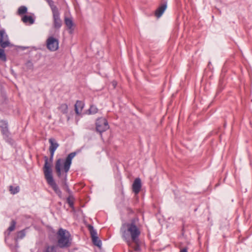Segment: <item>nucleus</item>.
Masks as SVG:
<instances>
[{"mask_svg":"<svg viewBox=\"0 0 252 252\" xmlns=\"http://www.w3.org/2000/svg\"><path fill=\"white\" fill-rule=\"evenodd\" d=\"M84 106V103L80 100H77L75 104V111L77 115H80Z\"/></svg>","mask_w":252,"mask_h":252,"instance_id":"obj_15","label":"nucleus"},{"mask_svg":"<svg viewBox=\"0 0 252 252\" xmlns=\"http://www.w3.org/2000/svg\"><path fill=\"white\" fill-rule=\"evenodd\" d=\"M0 60L3 62L6 61V57L4 51L3 49H0Z\"/></svg>","mask_w":252,"mask_h":252,"instance_id":"obj_24","label":"nucleus"},{"mask_svg":"<svg viewBox=\"0 0 252 252\" xmlns=\"http://www.w3.org/2000/svg\"><path fill=\"white\" fill-rule=\"evenodd\" d=\"M180 252H188V250L187 248H184L181 250Z\"/></svg>","mask_w":252,"mask_h":252,"instance_id":"obj_28","label":"nucleus"},{"mask_svg":"<svg viewBox=\"0 0 252 252\" xmlns=\"http://www.w3.org/2000/svg\"><path fill=\"white\" fill-rule=\"evenodd\" d=\"M87 227L90 231L93 244L95 246L100 248L101 246V241L99 239L97 236L96 230H95L94 227L91 224L88 225Z\"/></svg>","mask_w":252,"mask_h":252,"instance_id":"obj_7","label":"nucleus"},{"mask_svg":"<svg viewBox=\"0 0 252 252\" xmlns=\"http://www.w3.org/2000/svg\"><path fill=\"white\" fill-rule=\"evenodd\" d=\"M46 46L50 51H55L59 48V41L53 36H50L47 39Z\"/></svg>","mask_w":252,"mask_h":252,"instance_id":"obj_8","label":"nucleus"},{"mask_svg":"<svg viewBox=\"0 0 252 252\" xmlns=\"http://www.w3.org/2000/svg\"><path fill=\"white\" fill-rule=\"evenodd\" d=\"M64 23L68 29L70 31L69 32L71 33L73 31V27L74 26L72 18L71 17H65Z\"/></svg>","mask_w":252,"mask_h":252,"instance_id":"obj_13","label":"nucleus"},{"mask_svg":"<svg viewBox=\"0 0 252 252\" xmlns=\"http://www.w3.org/2000/svg\"><path fill=\"white\" fill-rule=\"evenodd\" d=\"M98 109L94 105H91L89 109V114H96V113H97L98 112Z\"/></svg>","mask_w":252,"mask_h":252,"instance_id":"obj_22","label":"nucleus"},{"mask_svg":"<svg viewBox=\"0 0 252 252\" xmlns=\"http://www.w3.org/2000/svg\"><path fill=\"white\" fill-rule=\"evenodd\" d=\"M57 247L55 245L45 246L43 252H56Z\"/></svg>","mask_w":252,"mask_h":252,"instance_id":"obj_18","label":"nucleus"},{"mask_svg":"<svg viewBox=\"0 0 252 252\" xmlns=\"http://www.w3.org/2000/svg\"><path fill=\"white\" fill-rule=\"evenodd\" d=\"M16 221L12 220L10 226L8 228L7 231L5 232V239L6 240L7 237L9 235L10 232L13 231L15 228Z\"/></svg>","mask_w":252,"mask_h":252,"instance_id":"obj_16","label":"nucleus"},{"mask_svg":"<svg viewBox=\"0 0 252 252\" xmlns=\"http://www.w3.org/2000/svg\"><path fill=\"white\" fill-rule=\"evenodd\" d=\"M121 231L123 238L128 245L131 241L137 244L141 233L138 219H133L130 222L123 224Z\"/></svg>","mask_w":252,"mask_h":252,"instance_id":"obj_1","label":"nucleus"},{"mask_svg":"<svg viewBox=\"0 0 252 252\" xmlns=\"http://www.w3.org/2000/svg\"><path fill=\"white\" fill-rule=\"evenodd\" d=\"M26 235L25 229H23L19 231L17 233V238L19 239H23Z\"/></svg>","mask_w":252,"mask_h":252,"instance_id":"obj_25","label":"nucleus"},{"mask_svg":"<svg viewBox=\"0 0 252 252\" xmlns=\"http://www.w3.org/2000/svg\"><path fill=\"white\" fill-rule=\"evenodd\" d=\"M22 21L25 24L32 25L34 23V20L32 16L24 15L22 18Z\"/></svg>","mask_w":252,"mask_h":252,"instance_id":"obj_17","label":"nucleus"},{"mask_svg":"<svg viewBox=\"0 0 252 252\" xmlns=\"http://www.w3.org/2000/svg\"><path fill=\"white\" fill-rule=\"evenodd\" d=\"M49 142L50 143L49 151L50 153V162L48 161L51 164L53 161V158L55 151L59 146V144L56 142L54 138H51L49 139Z\"/></svg>","mask_w":252,"mask_h":252,"instance_id":"obj_9","label":"nucleus"},{"mask_svg":"<svg viewBox=\"0 0 252 252\" xmlns=\"http://www.w3.org/2000/svg\"><path fill=\"white\" fill-rule=\"evenodd\" d=\"M74 198L72 195H70L67 198L66 202L70 208H73L74 207Z\"/></svg>","mask_w":252,"mask_h":252,"instance_id":"obj_20","label":"nucleus"},{"mask_svg":"<svg viewBox=\"0 0 252 252\" xmlns=\"http://www.w3.org/2000/svg\"><path fill=\"white\" fill-rule=\"evenodd\" d=\"M167 5L166 3H163L161 5H160L155 11V16L159 18L161 16V15L164 13V11L166 9Z\"/></svg>","mask_w":252,"mask_h":252,"instance_id":"obj_14","label":"nucleus"},{"mask_svg":"<svg viewBox=\"0 0 252 252\" xmlns=\"http://www.w3.org/2000/svg\"><path fill=\"white\" fill-rule=\"evenodd\" d=\"M27 12V8L25 6H21L18 10L19 15H23Z\"/></svg>","mask_w":252,"mask_h":252,"instance_id":"obj_23","label":"nucleus"},{"mask_svg":"<svg viewBox=\"0 0 252 252\" xmlns=\"http://www.w3.org/2000/svg\"><path fill=\"white\" fill-rule=\"evenodd\" d=\"M117 84V82L116 81H113L112 82V86H113L114 88H115L116 87Z\"/></svg>","mask_w":252,"mask_h":252,"instance_id":"obj_27","label":"nucleus"},{"mask_svg":"<svg viewBox=\"0 0 252 252\" xmlns=\"http://www.w3.org/2000/svg\"><path fill=\"white\" fill-rule=\"evenodd\" d=\"M44 159L45 163L43 171L45 178L48 185L51 187L58 196L60 198H61L62 196V192L53 179L51 165L48 162L49 159L48 157L46 156L44 157Z\"/></svg>","mask_w":252,"mask_h":252,"instance_id":"obj_3","label":"nucleus"},{"mask_svg":"<svg viewBox=\"0 0 252 252\" xmlns=\"http://www.w3.org/2000/svg\"><path fill=\"white\" fill-rule=\"evenodd\" d=\"M76 155V152H72L68 155L65 159L61 158L58 159L55 163V169L58 176L61 177L62 172L65 173V179L63 182V189L69 194H71V191L66 182L67 173L69 170L72 160Z\"/></svg>","mask_w":252,"mask_h":252,"instance_id":"obj_2","label":"nucleus"},{"mask_svg":"<svg viewBox=\"0 0 252 252\" xmlns=\"http://www.w3.org/2000/svg\"><path fill=\"white\" fill-rule=\"evenodd\" d=\"M10 43L8 40V36L4 30H0V46L5 48L10 46Z\"/></svg>","mask_w":252,"mask_h":252,"instance_id":"obj_10","label":"nucleus"},{"mask_svg":"<svg viewBox=\"0 0 252 252\" xmlns=\"http://www.w3.org/2000/svg\"><path fill=\"white\" fill-rule=\"evenodd\" d=\"M139 250V246L138 245H136L135 247L134 248V250L136 251H137Z\"/></svg>","mask_w":252,"mask_h":252,"instance_id":"obj_29","label":"nucleus"},{"mask_svg":"<svg viewBox=\"0 0 252 252\" xmlns=\"http://www.w3.org/2000/svg\"><path fill=\"white\" fill-rule=\"evenodd\" d=\"M9 190L11 192V193L13 194H15L19 192L20 190V188L19 186H16L15 187H13L12 186H10L9 187Z\"/></svg>","mask_w":252,"mask_h":252,"instance_id":"obj_21","label":"nucleus"},{"mask_svg":"<svg viewBox=\"0 0 252 252\" xmlns=\"http://www.w3.org/2000/svg\"><path fill=\"white\" fill-rule=\"evenodd\" d=\"M58 109L63 114L68 112V106L65 103L61 104L58 107Z\"/></svg>","mask_w":252,"mask_h":252,"instance_id":"obj_19","label":"nucleus"},{"mask_svg":"<svg viewBox=\"0 0 252 252\" xmlns=\"http://www.w3.org/2000/svg\"><path fill=\"white\" fill-rule=\"evenodd\" d=\"M58 246L61 248H66L70 246V235L68 231L62 228L58 230L57 233Z\"/></svg>","mask_w":252,"mask_h":252,"instance_id":"obj_4","label":"nucleus"},{"mask_svg":"<svg viewBox=\"0 0 252 252\" xmlns=\"http://www.w3.org/2000/svg\"><path fill=\"white\" fill-rule=\"evenodd\" d=\"M141 182L140 178H137L135 179L132 184V190L135 193L139 192L141 188Z\"/></svg>","mask_w":252,"mask_h":252,"instance_id":"obj_11","label":"nucleus"},{"mask_svg":"<svg viewBox=\"0 0 252 252\" xmlns=\"http://www.w3.org/2000/svg\"><path fill=\"white\" fill-rule=\"evenodd\" d=\"M0 127L1 128L2 134L5 136H8V123L6 121L0 120Z\"/></svg>","mask_w":252,"mask_h":252,"instance_id":"obj_12","label":"nucleus"},{"mask_svg":"<svg viewBox=\"0 0 252 252\" xmlns=\"http://www.w3.org/2000/svg\"><path fill=\"white\" fill-rule=\"evenodd\" d=\"M26 65H27V66L29 68V69H32L33 68V64L32 63L30 62V61H28L27 63H26Z\"/></svg>","mask_w":252,"mask_h":252,"instance_id":"obj_26","label":"nucleus"},{"mask_svg":"<svg viewBox=\"0 0 252 252\" xmlns=\"http://www.w3.org/2000/svg\"><path fill=\"white\" fill-rule=\"evenodd\" d=\"M52 11L53 13L54 27L55 29H59L62 25L60 12L56 6L52 7Z\"/></svg>","mask_w":252,"mask_h":252,"instance_id":"obj_6","label":"nucleus"},{"mask_svg":"<svg viewBox=\"0 0 252 252\" xmlns=\"http://www.w3.org/2000/svg\"><path fill=\"white\" fill-rule=\"evenodd\" d=\"M96 130L102 133L109 128L107 120L105 118L100 117L97 119L95 122Z\"/></svg>","mask_w":252,"mask_h":252,"instance_id":"obj_5","label":"nucleus"}]
</instances>
